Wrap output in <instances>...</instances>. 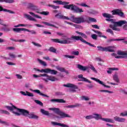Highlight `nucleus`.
<instances>
[{
	"instance_id": "0eeeda50",
	"label": "nucleus",
	"mask_w": 127,
	"mask_h": 127,
	"mask_svg": "<svg viewBox=\"0 0 127 127\" xmlns=\"http://www.w3.org/2000/svg\"><path fill=\"white\" fill-rule=\"evenodd\" d=\"M114 25H110L109 27H110L112 29H113V28H117V26H122V25H124V24H126L127 23V21L126 20H120L118 22L114 21L113 22Z\"/></svg>"
},
{
	"instance_id": "a19ab883",
	"label": "nucleus",
	"mask_w": 127,
	"mask_h": 127,
	"mask_svg": "<svg viewBox=\"0 0 127 127\" xmlns=\"http://www.w3.org/2000/svg\"><path fill=\"white\" fill-rule=\"evenodd\" d=\"M0 114H4L5 115H10V113L6 110H2L1 109L0 110Z\"/></svg>"
},
{
	"instance_id": "20e7f679",
	"label": "nucleus",
	"mask_w": 127,
	"mask_h": 127,
	"mask_svg": "<svg viewBox=\"0 0 127 127\" xmlns=\"http://www.w3.org/2000/svg\"><path fill=\"white\" fill-rule=\"evenodd\" d=\"M67 40H76V41H79L80 40L81 41V42H83V43H85V44H87V45H89V46H91V47H96V46L91 44V43L87 42L86 40H84L83 38L81 36H72L71 37L70 39H67Z\"/></svg>"
},
{
	"instance_id": "f257e3e1",
	"label": "nucleus",
	"mask_w": 127,
	"mask_h": 127,
	"mask_svg": "<svg viewBox=\"0 0 127 127\" xmlns=\"http://www.w3.org/2000/svg\"><path fill=\"white\" fill-rule=\"evenodd\" d=\"M55 16L59 19L70 20V21H72V22L77 23V24H80V23H83L84 22H87L89 23L90 21H91V22H97V20L94 18L89 17L88 20H87L85 19L84 17H75V16L74 15H72L70 17V18H69L68 16H65L62 15L61 13H59L56 14Z\"/></svg>"
},
{
	"instance_id": "4c0bfd02",
	"label": "nucleus",
	"mask_w": 127,
	"mask_h": 127,
	"mask_svg": "<svg viewBox=\"0 0 127 127\" xmlns=\"http://www.w3.org/2000/svg\"><path fill=\"white\" fill-rule=\"evenodd\" d=\"M64 95H65V94L63 93V92L61 91H58L56 92V95L58 97H61L62 96H64Z\"/></svg>"
},
{
	"instance_id": "7c9ffc66",
	"label": "nucleus",
	"mask_w": 127,
	"mask_h": 127,
	"mask_svg": "<svg viewBox=\"0 0 127 127\" xmlns=\"http://www.w3.org/2000/svg\"><path fill=\"white\" fill-rule=\"evenodd\" d=\"M75 32L77 34H79V35H81V36H82L83 37V38H85V39H87V38H88V36L83 33L79 32L78 31H75Z\"/></svg>"
},
{
	"instance_id": "412c9836",
	"label": "nucleus",
	"mask_w": 127,
	"mask_h": 127,
	"mask_svg": "<svg viewBox=\"0 0 127 127\" xmlns=\"http://www.w3.org/2000/svg\"><path fill=\"white\" fill-rule=\"evenodd\" d=\"M51 102H53L54 103H66V101L62 99H53L51 100Z\"/></svg>"
},
{
	"instance_id": "f704fd0d",
	"label": "nucleus",
	"mask_w": 127,
	"mask_h": 127,
	"mask_svg": "<svg viewBox=\"0 0 127 127\" xmlns=\"http://www.w3.org/2000/svg\"><path fill=\"white\" fill-rule=\"evenodd\" d=\"M38 61L39 62L40 64H41L44 67H46V66H47V64L46 63V62H45L39 59H38Z\"/></svg>"
},
{
	"instance_id": "680f3d73",
	"label": "nucleus",
	"mask_w": 127,
	"mask_h": 127,
	"mask_svg": "<svg viewBox=\"0 0 127 127\" xmlns=\"http://www.w3.org/2000/svg\"><path fill=\"white\" fill-rule=\"evenodd\" d=\"M109 70H112L113 71H114V70L118 71V70H119V68H118L117 67H110V68H109Z\"/></svg>"
},
{
	"instance_id": "9b49d317",
	"label": "nucleus",
	"mask_w": 127,
	"mask_h": 127,
	"mask_svg": "<svg viewBox=\"0 0 127 127\" xmlns=\"http://www.w3.org/2000/svg\"><path fill=\"white\" fill-rule=\"evenodd\" d=\"M51 41L55 43H60L61 44H69L71 43V41L67 40H60L59 39H51Z\"/></svg>"
},
{
	"instance_id": "aec40b11",
	"label": "nucleus",
	"mask_w": 127,
	"mask_h": 127,
	"mask_svg": "<svg viewBox=\"0 0 127 127\" xmlns=\"http://www.w3.org/2000/svg\"><path fill=\"white\" fill-rule=\"evenodd\" d=\"M78 78L79 79H81L80 80H79V81H82L83 82H87V83H92V82L91 81H90L88 79L83 77L82 74H79L78 75Z\"/></svg>"
},
{
	"instance_id": "603ef678",
	"label": "nucleus",
	"mask_w": 127,
	"mask_h": 127,
	"mask_svg": "<svg viewBox=\"0 0 127 127\" xmlns=\"http://www.w3.org/2000/svg\"><path fill=\"white\" fill-rule=\"evenodd\" d=\"M91 38H92V39H94V40H97L98 36L96 34H93L91 35Z\"/></svg>"
},
{
	"instance_id": "3c124183",
	"label": "nucleus",
	"mask_w": 127,
	"mask_h": 127,
	"mask_svg": "<svg viewBox=\"0 0 127 127\" xmlns=\"http://www.w3.org/2000/svg\"><path fill=\"white\" fill-rule=\"evenodd\" d=\"M26 93L27 94V96H28V97H34V95H33V93H31L28 91H26Z\"/></svg>"
},
{
	"instance_id": "c85d7f7f",
	"label": "nucleus",
	"mask_w": 127,
	"mask_h": 127,
	"mask_svg": "<svg viewBox=\"0 0 127 127\" xmlns=\"http://www.w3.org/2000/svg\"><path fill=\"white\" fill-rule=\"evenodd\" d=\"M14 0H0V2H5V3H13Z\"/></svg>"
},
{
	"instance_id": "8fccbe9b",
	"label": "nucleus",
	"mask_w": 127,
	"mask_h": 127,
	"mask_svg": "<svg viewBox=\"0 0 127 127\" xmlns=\"http://www.w3.org/2000/svg\"><path fill=\"white\" fill-rule=\"evenodd\" d=\"M106 32H108V33H110L112 34V35H114V31H113V30L111 29H108L106 30Z\"/></svg>"
},
{
	"instance_id": "338daca9",
	"label": "nucleus",
	"mask_w": 127,
	"mask_h": 127,
	"mask_svg": "<svg viewBox=\"0 0 127 127\" xmlns=\"http://www.w3.org/2000/svg\"><path fill=\"white\" fill-rule=\"evenodd\" d=\"M35 25L37 26V27H44V26L38 24H35Z\"/></svg>"
},
{
	"instance_id": "c03bdc74",
	"label": "nucleus",
	"mask_w": 127,
	"mask_h": 127,
	"mask_svg": "<svg viewBox=\"0 0 127 127\" xmlns=\"http://www.w3.org/2000/svg\"><path fill=\"white\" fill-rule=\"evenodd\" d=\"M113 79L117 83H119V82H120V80H119V77H118V75H115L113 76Z\"/></svg>"
},
{
	"instance_id": "13d9d810",
	"label": "nucleus",
	"mask_w": 127,
	"mask_h": 127,
	"mask_svg": "<svg viewBox=\"0 0 127 127\" xmlns=\"http://www.w3.org/2000/svg\"><path fill=\"white\" fill-rule=\"evenodd\" d=\"M106 21H110L111 22H112V23H113L115 21V20H114L113 19H111L110 18H108L107 19H106Z\"/></svg>"
},
{
	"instance_id": "37998d69",
	"label": "nucleus",
	"mask_w": 127,
	"mask_h": 127,
	"mask_svg": "<svg viewBox=\"0 0 127 127\" xmlns=\"http://www.w3.org/2000/svg\"><path fill=\"white\" fill-rule=\"evenodd\" d=\"M56 68L60 72H65V68L64 67L57 66Z\"/></svg>"
},
{
	"instance_id": "6ab92c4d",
	"label": "nucleus",
	"mask_w": 127,
	"mask_h": 127,
	"mask_svg": "<svg viewBox=\"0 0 127 127\" xmlns=\"http://www.w3.org/2000/svg\"><path fill=\"white\" fill-rule=\"evenodd\" d=\"M114 120L115 122H118V123H125L126 122V119L118 116L114 117Z\"/></svg>"
},
{
	"instance_id": "052dcab7",
	"label": "nucleus",
	"mask_w": 127,
	"mask_h": 127,
	"mask_svg": "<svg viewBox=\"0 0 127 127\" xmlns=\"http://www.w3.org/2000/svg\"><path fill=\"white\" fill-rule=\"evenodd\" d=\"M92 27L96 28V29H100V27L97 25H92Z\"/></svg>"
},
{
	"instance_id": "de8ad7c7",
	"label": "nucleus",
	"mask_w": 127,
	"mask_h": 127,
	"mask_svg": "<svg viewBox=\"0 0 127 127\" xmlns=\"http://www.w3.org/2000/svg\"><path fill=\"white\" fill-rule=\"evenodd\" d=\"M64 56L66 58H69L70 59H74L75 58V56H70L69 55H65Z\"/></svg>"
},
{
	"instance_id": "f3484780",
	"label": "nucleus",
	"mask_w": 127,
	"mask_h": 127,
	"mask_svg": "<svg viewBox=\"0 0 127 127\" xmlns=\"http://www.w3.org/2000/svg\"><path fill=\"white\" fill-rule=\"evenodd\" d=\"M90 79H91V80H94V81H96V82H97V83H99V84L100 85H102V86L105 87L106 88H111V86L104 84L103 81L100 80V79L98 78H96L95 77H91Z\"/></svg>"
},
{
	"instance_id": "bb28decb",
	"label": "nucleus",
	"mask_w": 127,
	"mask_h": 127,
	"mask_svg": "<svg viewBox=\"0 0 127 127\" xmlns=\"http://www.w3.org/2000/svg\"><path fill=\"white\" fill-rule=\"evenodd\" d=\"M40 112L43 115H44V116H50V113H49V112L43 109H41Z\"/></svg>"
},
{
	"instance_id": "ddd939ff",
	"label": "nucleus",
	"mask_w": 127,
	"mask_h": 127,
	"mask_svg": "<svg viewBox=\"0 0 127 127\" xmlns=\"http://www.w3.org/2000/svg\"><path fill=\"white\" fill-rule=\"evenodd\" d=\"M112 12L113 15H119V16H121V17H124L125 15V14L122 11V10L119 9H114L112 10Z\"/></svg>"
},
{
	"instance_id": "a211bd4d",
	"label": "nucleus",
	"mask_w": 127,
	"mask_h": 127,
	"mask_svg": "<svg viewBox=\"0 0 127 127\" xmlns=\"http://www.w3.org/2000/svg\"><path fill=\"white\" fill-rule=\"evenodd\" d=\"M99 120H101V121H103V122H106V123H111V124H114L115 123V121L112 119L102 118L101 115H100Z\"/></svg>"
},
{
	"instance_id": "f03ea898",
	"label": "nucleus",
	"mask_w": 127,
	"mask_h": 127,
	"mask_svg": "<svg viewBox=\"0 0 127 127\" xmlns=\"http://www.w3.org/2000/svg\"><path fill=\"white\" fill-rule=\"evenodd\" d=\"M11 105H12V107L6 106H5V108H6L9 111H11L15 116H19L22 115L24 117H27L29 119L38 120L39 117L37 115H35L33 113L29 114V111L26 110L17 108L15 106L12 105L11 103Z\"/></svg>"
},
{
	"instance_id": "6e6d98bb",
	"label": "nucleus",
	"mask_w": 127,
	"mask_h": 127,
	"mask_svg": "<svg viewBox=\"0 0 127 127\" xmlns=\"http://www.w3.org/2000/svg\"><path fill=\"white\" fill-rule=\"evenodd\" d=\"M3 30L5 32H9L11 30V28H5Z\"/></svg>"
},
{
	"instance_id": "e2e57ef3",
	"label": "nucleus",
	"mask_w": 127,
	"mask_h": 127,
	"mask_svg": "<svg viewBox=\"0 0 127 127\" xmlns=\"http://www.w3.org/2000/svg\"><path fill=\"white\" fill-rule=\"evenodd\" d=\"M25 41H26V40H25V39H20L17 40V42H20V43H21V42H25Z\"/></svg>"
},
{
	"instance_id": "bf43d9fd",
	"label": "nucleus",
	"mask_w": 127,
	"mask_h": 127,
	"mask_svg": "<svg viewBox=\"0 0 127 127\" xmlns=\"http://www.w3.org/2000/svg\"><path fill=\"white\" fill-rule=\"evenodd\" d=\"M9 56L11 57V58H12L13 59H14L15 58V55L13 54H9Z\"/></svg>"
},
{
	"instance_id": "79ce46f5",
	"label": "nucleus",
	"mask_w": 127,
	"mask_h": 127,
	"mask_svg": "<svg viewBox=\"0 0 127 127\" xmlns=\"http://www.w3.org/2000/svg\"><path fill=\"white\" fill-rule=\"evenodd\" d=\"M35 103H36V104H37L38 105H39L40 106H41V107H43V103L39 100H35Z\"/></svg>"
},
{
	"instance_id": "0e129e2a",
	"label": "nucleus",
	"mask_w": 127,
	"mask_h": 127,
	"mask_svg": "<svg viewBox=\"0 0 127 127\" xmlns=\"http://www.w3.org/2000/svg\"><path fill=\"white\" fill-rule=\"evenodd\" d=\"M43 33L44 34H50L51 35V33L50 32L47 31H43Z\"/></svg>"
},
{
	"instance_id": "864d4df0",
	"label": "nucleus",
	"mask_w": 127,
	"mask_h": 127,
	"mask_svg": "<svg viewBox=\"0 0 127 127\" xmlns=\"http://www.w3.org/2000/svg\"><path fill=\"white\" fill-rule=\"evenodd\" d=\"M79 5H80V6H83L84 7H90V6L87 5L85 3H82L81 4H79Z\"/></svg>"
},
{
	"instance_id": "473e14b6",
	"label": "nucleus",
	"mask_w": 127,
	"mask_h": 127,
	"mask_svg": "<svg viewBox=\"0 0 127 127\" xmlns=\"http://www.w3.org/2000/svg\"><path fill=\"white\" fill-rule=\"evenodd\" d=\"M77 68L82 71H86V70H87V67L86 66H84L81 64H78Z\"/></svg>"
},
{
	"instance_id": "2eb2a0df",
	"label": "nucleus",
	"mask_w": 127,
	"mask_h": 127,
	"mask_svg": "<svg viewBox=\"0 0 127 127\" xmlns=\"http://www.w3.org/2000/svg\"><path fill=\"white\" fill-rule=\"evenodd\" d=\"M86 120H92V119H95L96 121L100 120V114H93L92 115H88L85 117Z\"/></svg>"
},
{
	"instance_id": "5fc2aeb1",
	"label": "nucleus",
	"mask_w": 127,
	"mask_h": 127,
	"mask_svg": "<svg viewBox=\"0 0 127 127\" xmlns=\"http://www.w3.org/2000/svg\"><path fill=\"white\" fill-rule=\"evenodd\" d=\"M127 111L120 114V117H127Z\"/></svg>"
},
{
	"instance_id": "f8f14e48",
	"label": "nucleus",
	"mask_w": 127,
	"mask_h": 127,
	"mask_svg": "<svg viewBox=\"0 0 127 127\" xmlns=\"http://www.w3.org/2000/svg\"><path fill=\"white\" fill-rule=\"evenodd\" d=\"M41 72H44V73H47V74H51L52 75H56L58 73L57 70L50 68L42 69Z\"/></svg>"
},
{
	"instance_id": "cd10ccee",
	"label": "nucleus",
	"mask_w": 127,
	"mask_h": 127,
	"mask_svg": "<svg viewBox=\"0 0 127 127\" xmlns=\"http://www.w3.org/2000/svg\"><path fill=\"white\" fill-rule=\"evenodd\" d=\"M125 39H112L107 40L108 43H111L112 41H123V40H125Z\"/></svg>"
},
{
	"instance_id": "e433bc0d",
	"label": "nucleus",
	"mask_w": 127,
	"mask_h": 127,
	"mask_svg": "<svg viewBox=\"0 0 127 127\" xmlns=\"http://www.w3.org/2000/svg\"><path fill=\"white\" fill-rule=\"evenodd\" d=\"M37 13H40V14H43V15H48L49 12L43 11L42 12L36 11Z\"/></svg>"
},
{
	"instance_id": "4468645a",
	"label": "nucleus",
	"mask_w": 127,
	"mask_h": 127,
	"mask_svg": "<svg viewBox=\"0 0 127 127\" xmlns=\"http://www.w3.org/2000/svg\"><path fill=\"white\" fill-rule=\"evenodd\" d=\"M117 54L118 55H122V56H116L115 58L117 59H120L121 58H127V51L122 52L121 51H119L118 52Z\"/></svg>"
},
{
	"instance_id": "393cba45",
	"label": "nucleus",
	"mask_w": 127,
	"mask_h": 127,
	"mask_svg": "<svg viewBox=\"0 0 127 127\" xmlns=\"http://www.w3.org/2000/svg\"><path fill=\"white\" fill-rule=\"evenodd\" d=\"M0 11H4L5 12H9V13H12V14H14V13H15L14 11H11L10 10H8L7 9H4L1 6H0Z\"/></svg>"
},
{
	"instance_id": "774afa93",
	"label": "nucleus",
	"mask_w": 127,
	"mask_h": 127,
	"mask_svg": "<svg viewBox=\"0 0 127 127\" xmlns=\"http://www.w3.org/2000/svg\"><path fill=\"white\" fill-rule=\"evenodd\" d=\"M123 29L124 30H127V23L123 26Z\"/></svg>"
},
{
	"instance_id": "7ed1b4c3",
	"label": "nucleus",
	"mask_w": 127,
	"mask_h": 127,
	"mask_svg": "<svg viewBox=\"0 0 127 127\" xmlns=\"http://www.w3.org/2000/svg\"><path fill=\"white\" fill-rule=\"evenodd\" d=\"M54 3H58V4H62L64 5V8L66 9H71L72 11L76 12V13H81V12H84L83 9L80 8L76 5L73 4H69V2L63 1L62 0H54Z\"/></svg>"
},
{
	"instance_id": "c9c22d12",
	"label": "nucleus",
	"mask_w": 127,
	"mask_h": 127,
	"mask_svg": "<svg viewBox=\"0 0 127 127\" xmlns=\"http://www.w3.org/2000/svg\"><path fill=\"white\" fill-rule=\"evenodd\" d=\"M29 13L30 14H31V15H33V16H34L36 18H40V19H41V18H42V17H41V16H39L37 14H34V13H33L32 12H29Z\"/></svg>"
},
{
	"instance_id": "09e8293b",
	"label": "nucleus",
	"mask_w": 127,
	"mask_h": 127,
	"mask_svg": "<svg viewBox=\"0 0 127 127\" xmlns=\"http://www.w3.org/2000/svg\"><path fill=\"white\" fill-rule=\"evenodd\" d=\"M81 99L83 101H89V100H90V98H89V97H86L85 96H82L81 97Z\"/></svg>"
},
{
	"instance_id": "2f4dec72",
	"label": "nucleus",
	"mask_w": 127,
	"mask_h": 127,
	"mask_svg": "<svg viewBox=\"0 0 127 127\" xmlns=\"http://www.w3.org/2000/svg\"><path fill=\"white\" fill-rule=\"evenodd\" d=\"M24 15L26 17H27V18H28V19H29V20H32L33 21H36V20H35V19H34V18L32 17L30 15H28L27 14H25Z\"/></svg>"
},
{
	"instance_id": "39448f33",
	"label": "nucleus",
	"mask_w": 127,
	"mask_h": 127,
	"mask_svg": "<svg viewBox=\"0 0 127 127\" xmlns=\"http://www.w3.org/2000/svg\"><path fill=\"white\" fill-rule=\"evenodd\" d=\"M54 111L55 112L57 115L60 116H56L55 117L56 119H65V118H71V116L61 111L59 108H55V110H54Z\"/></svg>"
},
{
	"instance_id": "1a4fd4ad",
	"label": "nucleus",
	"mask_w": 127,
	"mask_h": 127,
	"mask_svg": "<svg viewBox=\"0 0 127 127\" xmlns=\"http://www.w3.org/2000/svg\"><path fill=\"white\" fill-rule=\"evenodd\" d=\"M98 51L102 52H115V50L113 49V47L109 46L107 47H103L102 46H97Z\"/></svg>"
},
{
	"instance_id": "dca6fc26",
	"label": "nucleus",
	"mask_w": 127,
	"mask_h": 127,
	"mask_svg": "<svg viewBox=\"0 0 127 127\" xmlns=\"http://www.w3.org/2000/svg\"><path fill=\"white\" fill-rule=\"evenodd\" d=\"M28 8H29V9H30L31 10H34L36 11H36H38V10H39L37 6L31 3H29L28 5Z\"/></svg>"
},
{
	"instance_id": "5701e85b",
	"label": "nucleus",
	"mask_w": 127,
	"mask_h": 127,
	"mask_svg": "<svg viewBox=\"0 0 127 127\" xmlns=\"http://www.w3.org/2000/svg\"><path fill=\"white\" fill-rule=\"evenodd\" d=\"M80 107H82V105L81 104L76 103L75 105L66 106L65 108H67V109H71L73 108H79Z\"/></svg>"
},
{
	"instance_id": "a18cd8bd",
	"label": "nucleus",
	"mask_w": 127,
	"mask_h": 127,
	"mask_svg": "<svg viewBox=\"0 0 127 127\" xmlns=\"http://www.w3.org/2000/svg\"><path fill=\"white\" fill-rule=\"evenodd\" d=\"M99 92L101 93H110V94H113V91H110L107 90H100Z\"/></svg>"
},
{
	"instance_id": "c756f323",
	"label": "nucleus",
	"mask_w": 127,
	"mask_h": 127,
	"mask_svg": "<svg viewBox=\"0 0 127 127\" xmlns=\"http://www.w3.org/2000/svg\"><path fill=\"white\" fill-rule=\"evenodd\" d=\"M103 16H104V17H106V18H113L114 17V16L107 13H103Z\"/></svg>"
},
{
	"instance_id": "9d476101",
	"label": "nucleus",
	"mask_w": 127,
	"mask_h": 127,
	"mask_svg": "<svg viewBox=\"0 0 127 127\" xmlns=\"http://www.w3.org/2000/svg\"><path fill=\"white\" fill-rule=\"evenodd\" d=\"M64 87H66V88H72V89H69V92L72 93H76L77 91L75 89H78V86L75 85L71 83H67V84H64Z\"/></svg>"
},
{
	"instance_id": "69168bd1",
	"label": "nucleus",
	"mask_w": 127,
	"mask_h": 127,
	"mask_svg": "<svg viewBox=\"0 0 127 127\" xmlns=\"http://www.w3.org/2000/svg\"><path fill=\"white\" fill-rule=\"evenodd\" d=\"M16 76L17 77V79H22V76L20 75V74H16Z\"/></svg>"
},
{
	"instance_id": "b1692460",
	"label": "nucleus",
	"mask_w": 127,
	"mask_h": 127,
	"mask_svg": "<svg viewBox=\"0 0 127 127\" xmlns=\"http://www.w3.org/2000/svg\"><path fill=\"white\" fill-rule=\"evenodd\" d=\"M92 31L95 32V33H96V34H98V36H99V37H103V38L107 39V36L103 35V33H102V32L100 31L95 30L94 29H92Z\"/></svg>"
},
{
	"instance_id": "a878e982",
	"label": "nucleus",
	"mask_w": 127,
	"mask_h": 127,
	"mask_svg": "<svg viewBox=\"0 0 127 127\" xmlns=\"http://www.w3.org/2000/svg\"><path fill=\"white\" fill-rule=\"evenodd\" d=\"M33 92H34L35 93H37V94H39L40 96H42V97H46L47 98H49V96L44 94L40 92V90L37 89V90H33Z\"/></svg>"
},
{
	"instance_id": "423d86ee",
	"label": "nucleus",
	"mask_w": 127,
	"mask_h": 127,
	"mask_svg": "<svg viewBox=\"0 0 127 127\" xmlns=\"http://www.w3.org/2000/svg\"><path fill=\"white\" fill-rule=\"evenodd\" d=\"M40 77H47V79H43V80H44V81L46 82V83H48V80L51 81L52 82H55V81H58V78L53 76H49L47 73L40 74Z\"/></svg>"
},
{
	"instance_id": "58836bf2",
	"label": "nucleus",
	"mask_w": 127,
	"mask_h": 127,
	"mask_svg": "<svg viewBox=\"0 0 127 127\" xmlns=\"http://www.w3.org/2000/svg\"><path fill=\"white\" fill-rule=\"evenodd\" d=\"M48 6L52 7V8H53V9H57V8H59V7H60V6H56L55 5L53 4H48Z\"/></svg>"
},
{
	"instance_id": "4be33fe9",
	"label": "nucleus",
	"mask_w": 127,
	"mask_h": 127,
	"mask_svg": "<svg viewBox=\"0 0 127 127\" xmlns=\"http://www.w3.org/2000/svg\"><path fill=\"white\" fill-rule=\"evenodd\" d=\"M51 124L52 125H53V126H59L60 127H69V126H68L67 125L62 123H58L56 122H52Z\"/></svg>"
},
{
	"instance_id": "4d7b16f0",
	"label": "nucleus",
	"mask_w": 127,
	"mask_h": 127,
	"mask_svg": "<svg viewBox=\"0 0 127 127\" xmlns=\"http://www.w3.org/2000/svg\"><path fill=\"white\" fill-rule=\"evenodd\" d=\"M72 54H73V55H75L76 56H78V55H79V51H73L72 52Z\"/></svg>"
},
{
	"instance_id": "6e6552de",
	"label": "nucleus",
	"mask_w": 127,
	"mask_h": 127,
	"mask_svg": "<svg viewBox=\"0 0 127 127\" xmlns=\"http://www.w3.org/2000/svg\"><path fill=\"white\" fill-rule=\"evenodd\" d=\"M13 31L14 32H20V31H27L30 32L31 34H36V31L34 30H29L24 28H13L12 29Z\"/></svg>"
},
{
	"instance_id": "ea45409f",
	"label": "nucleus",
	"mask_w": 127,
	"mask_h": 127,
	"mask_svg": "<svg viewBox=\"0 0 127 127\" xmlns=\"http://www.w3.org/2000/svg\"><path fill=\"white\" fill-rule=\"evenodd\" d=\"M49 51L52 52L53 53H56L57 50L53 47H51L49 48Z\"/></svg>"
},
{
	"instance_id": "49530a36",
	"label": "nucleus",
	"mask_w": 127,
	"mask_h": 127,
	"mask_svg": "<svg viewBox=\"0 0 127 127\" xmlns=\"http://www.w3.org/2000/svg\"><path fill=\"white\" fill-rule=\"evenodd\" d=\"M32 44L34 45V46H36L37 47H42V46L39 43H35L34 42H32Z\"/></svg>"
},
{
	"instance_id": "72a5a7b5",
	"label": "nucleus",
	"mask_w": 127,
	"mask_h": 127,
	"mask_svg": "<svg viewBox=\"0 0 127 127\" xmlns=\"http://www.w3.org/2000/svg\"><path fill=\"white\" fill-rule=\"evenodd\" d=\"M42 23H43V24H45V25H47L48 26H52V27H55V28H57V27H56V26H55V25L50 24L47 22L43 21L42 22Z\"/></svg>"
}]
</instances>
